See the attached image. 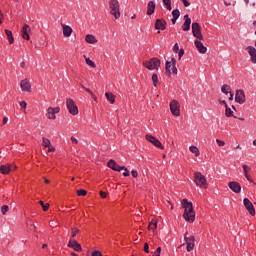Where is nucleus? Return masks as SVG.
I'll use <instances>...</instances> for the list:
<instances>
[{"instance_id":"f257e3e1","label":"nucleus","mask_w":256,"mask_h":256,"mask_svg":"<svg viewBox=\"0 0 256 256\" xmlns=\"http://www.w3.org/2000/svg\"><path fill=\"white\" fill-rule=\"evenodd\" d=\"M182 207H184L183 217L188 223L195 221V210L193 209V202H189L187 198L182 200Z\"/></svg>"},{"instance_id":"f03ea898","label":"nucleus","mask_w":256,"mask_h":256,"mask_svg":"<svg viewBox=\"0 0 256 256\" xmlns=\"http://www.w3.org/2000/svg\"><path fill=\"white\" fill-rule=\"evenodd\" d=\"M108 7L110 15H113L114 19L117 21V19L121 17L119 0H109Z\"/></svg>"},{"instance_id":"7ed1b4c3","label":"nucleus","mask_w":256,"mask_h":256,"mask_svg":"<svg viewBox=\"0 0 256 256\" xmlns=\"http://www.w3.org/2000/svg\"><path fill=\"white\" fill-rule=\"evenodd\" d=\"M194 183L196 187H199L200 189H207V187H209V184H207V178L201 172L194 173Z\"/></svg>"},{"instance_id":"20e7f679","label":"nucleus","mask_w":256,"mask_h":256,"mask_svg":"<svg viewBox=\"0 0 256 256\" xmlns=\"http://www.w3.org/2000/svg\"><path fill=\"white\" fill-rule=\"evenodd\" d=\"M143 67L148 69V71H153L155 69L158 71L159 67H161V60L155 57L151 58L150 60L143 62Z\"/></svg>"},{"instance_id":"39448f33","label":"nucleus","mask_w":256,"mask_h":256,"mask_svg":"<svg viewBox=\"0 0 256 256\" xmlns=\"http://www.w3.org/2000/svg\"><path fill=\"white\" fill-rule=\"evenodd\" d=\"M66 107L70 113V115H79V108L75 104V101L72 98H67L66 100Z\"/></svg>"},{"instance_id":"423d86ee","label":"nucleus","mask_w":256,"mask_h":256,"mask_svg":"<svg viewBox=\"0 0 256 256\" xmlns=\"http://www.w3.org/2000/svg\"><path fill=\"white\" fill-rule=\"evenodd\" d=\"M170 111L174 117H179L181 115V104H179V101L172 100L169 104Z\"/></svg>"},{"instance_id":"0eeeda50","label":"nucleus","mask_w":256,"mask_h":256,"mask_svg":"<svg viewBox=\"0 0 256 256\" xmlns=\"http://www.w3.org/2000/svg\"><path fill=\"white\" fill-rule=\"evenodd\" d=\"M61 108L59 106L57 107H48L46 110V118L50 121H55L57 119V113H60Z\"/></svg>"},{"instance_id":"6e6552de","label":"nucleus","mask_w":256,"mask_h":256,"mask_svg":"<svg viewBox=\"0 0 256 256\" xmlns=\"http://www.w3.org/2000/svg\"><path fill=\"white\" fill-rule=\"evenodd\" d=\"M145 139H146V141H148L149 143L154 145V147H157L158 149H161L162 151H163V149H165V146H163L161 141L159 139H157L155 136L146 134Z\"/></svg>"},{"instance_id":"1a4fd4ad","label":"nucleus","mask_w":256,"mask_h":256,"mask_svg":"<svg viewBox=\"0 0 256 256\" xmlns=\"http://www.w3.org/2000/svg\"><path fill=\"white\" fill-rule=\"evenodd\" d=\"M192 34L193 37H196V39H199V41H203V33L201 32V25L199 23H192Z\"/></svg>"},{"instance_id":"9d476101","label":"nucleus","mask_w":256,"mask_h":256,"mask_svg":"<svg viewBox=\"0 0 256 256\" xmlns=\"http://www.w3.org/2000/svg\"><path fill=\"white\" fill-rule=\"evenodd\" d=\"M184 240L186 242V249L188 253H191L195 249V236L187 237V232L184 234Z\"/></svg>"},{"instance_id":"9b49d317","label":"nucleus","mask_w":256,"mask_h":256,"mask_svg":"<svg viewBox=\"0 0 256 256\" xmlns=\"http://www.w3.org/2000/svg\"><path fill=\"white\" fill-rule=\"evenodd\" d=\"M244 207L247 209V211L250 213L252 217H255V206H253V203L249 198H244L243 200Z\"/></svg>"},{"instance_id":"f8f14e48","label":"nucleus","mask_w":256,"mask_h":256,"mask_svg":"<svg viewBox=\"0 0 256 256\" xmlns=\"http://www.w3.org/2000/svg\"><path fill=\"white\" fill-rule=\"evenodd\" d=\"M20 87L21 90L24 91L25 93H31V82L29 79L25 78L20 81Z\"/></svg>"},{"instance_id":"ddd939ff","label":"nucleus","mask_w":256,"mask_h":256,"mask_svg":"<svg viewBox=\"0 0 256 256\" xmlns=\"http://www.w3.org/2000/svg\"><path fill=\"white\" fill-rule=\"evenodd\" d=\"M235 101H236V103H239V105H243V103H245V91L244 90H242V89L236 90Z\"/></svg>"},{"instance_id":"4468645a","label":"nucleus","mask_w":256,"mask_h":256,"mask_svg":"<svg viewBox=\"0 0 256 256\" xmlns=\"http://www.w3.org/2000/svg\"><path fill=\"white\" fill-rule=\"evenodd\" d=\"M109 169H112V171H118L121 172L123 169H125V166H119L115 160L111 159L107 163Z\"/></svg>"},{"instance_id":"2eb2a0df","label":"nucleus","mask_w":256,"mask_h":256,"mask_svg":"<svg viewBox=\"0 0 256 256\" xmlns=\"http://www.w3.org/2000/svg\"><path fill=\"white\" fill-rule=\"evenodd\" d=\"M194 45L198 50V53H201L202 55H205V53H207V48L205 47V45H203V42H201V40L196 39L194 41Z\"/></svg>"},{"instance_id":"dca6fc26","label":"nucleus","mask_w":256,"mask_h":256,"mask_svg":"<svg viewBox=\"0 0 256 256\" xmlns=\"http://www.w3.org/2000/svg\"><path fill=\"white\" fill-rule=\"evenodd\" d=\"M68 247H70V249H74V251H77V253H81V251H83L81 244H79L77 240H70L68 242Z\"/></svg>"},{"instance_id":"f3484780","label":"nucleus","mask_w":256,"mask_h":256,"mask_svg":"<svg viewBox=\"0 0 256 256\" xmlns=\"http://www.w3.org/2000/svg\"><path fill=\"white\" fill-rule=\"evenodd\" d=\"M228 187L233 193H241V184L237 181H231L228 183Z\"/></svg>"},{"instance_id":"a211bd4d","label":"nucleus","mask_w":256,"mask_h":256,"mask_svg":"<svg viewBox=\"0 0 256 256\" xmlns=\"http://www.w3.org/2000/svg\"><path fill=\"white\" fill-rule=\"evenodd\" d=\"M30 33H31V27L25 24L22 27V38L25 39L26 41H29V39H31V36H29Z\"/></svg>"},{"instance_id":"6ab92c4d","label":"nucleus","mask_w":256,"mask_h":256,"mask_svg":"<svg viewBox=\"0 0 256 256\" xmlns=\"http://www.w3.org/2000/svg\"><path fill=\"white\" fill-rule=\"evenodd\" d=\"M62 27V33L64 37H71L73 34V28L67 24H61Z\"/></svg>"},{"instance_id":"aec40b11","label":"nucleus","mask_w":256,"mask_h":256,"mask_svg":"<svg viewBox=\"0 0 256 256\" xmlns=\"http://www.w3.org/2000/svg\"><path fill=\"white\" fill-rule=\"evenodd\" d=\"M246 49L250 55L251 63H254V65H256V48L253 46H248Z\"/></svg>"},{"instance_id":"412c9836","label":"nucleus","mask_w":256,"mask_h":256,"mask_svg":"<svg viewBox=\"0 0 256 256\" xmlns=\"http://www.w3.org/2000/svg\"><path fill=\"white\" fill-rule=\"evenodd\" d=\"M155 29L165 31V29H167V22L163 19H157L155 22Z\"/></svg>"},{"instance_id":"4be33fe9","label":"nucleus","mask_w":256,"mask_h":256,"mask_svg":"<svg viewBox=\"0 0 256 256\" xmlns=\"http://www.w3.org/2000/svg\"><path fill=\"white\" fill-rule=\"evenodd\" d=\"M242 169L244 171V176L249 181V183H255V180L251 177V174H249V166L247 164L242 165Z\"/></svg>"},{"instance_id":"5701e85b","label":"nucleus","mask_w":256,"mask_h":256,"mask_svg":"<svg viewBox=\"0 0 256 256\" xmlns=\"http://www.w3.org/2000/svg\"><path fill=\"white\" fill-rule=\"evenodd\" d=\"M184 19H185V21L182 25V29L184 31H189L191 29V18L189 17V14H186L184 16Z\"/></svg>"},{"instance_id":"b1692460","label":"nucleus","mask_w":256,"mask_h":256,"mask_svg":"<svg viewBox=\"0 0 256 256\" xmlns=\"http://www.w3.org/2000/svg\"><path fill=\"white\" fill-rule=\"evenodd\" d=\"M85 41L89 45H95V43H98L97 37H95V35H93V34H87L85 36Z\"/></svg>"},{"instance_id":"393cba45","label":"nucleus","mask_w":256,"mask_h":256,"mask_svg":"<svg viewBox=\"0 0 256 256\" xmlns=\"http://www.w3.org/2000/svg\"><path fill=\"white\" fill-rule=\"evenodd\" d=\"M155 7V2L149 1L147 5V15H153V13H155Z\"/></svg>"},{"instance_id":"a878e982","label":"nucleus","mask_w":256,"mask_h":256,"mask_svg":"<svg viewBox=\"0 0 256 256\" xmlns=\"http://www.w3.org/2000/svg\"><path fill=\"white\" fill-rule=\"evenodd\" d=\"M189 151L192 153V155H194V157H199L201 155V151L195 145L190 146Z\"/></svg>"},{"instance_id":"bb28decb","label":"nucleus","mask_w":256,"mask_h":256,"mask_svg":"<svg viewBox=\"0 0 256 256\" xmlns=\"http://www.w3.org/2000/svg\"><path fill=\"white\" fill-rule=\"evenodd\" d=\"M157 225H158L157 219H152L148 225L149 231H153V233H155V231H157Z\"/></svg>"},{"instance_id":"cd10ccee","label":"nucleus","mask_w":256,"mask_h":256,"mask_svg":"<svg viewBox=\"0 0 256 256\" xmlns=\"http://www.w3.org/2000/svg\"><path fill=\"white\" fill-rule=\"evenodd\" d=\"M0 173H2V175H9L11 173V166L1 165L0 166Z\"/></svg>"},{"instance_id":"c85d7f7f","label":"nucleus","mask_w":256,"mask_h":256,"mask_svg":"<svg viewBox=\"0 0 256 256\" xmlns=\"http://www.w3.org/2000/svg\"><path fill=\"white\" fill-rule=\"evenodd\" d=\"M165 69L168 77H171L173 75V64L170 61H166Z\"/></svg>"},{"instance_id":"c756f323","label":"nucleus","mask_w":256,"mask_h":256,"mask_svg":"<svg viewBox=\"0 0 256 256\" xmlns=\"http://www.w3.org/2000/svg\"><path fill=\"white\" fill-rule=\"evenodd\" d=\"M5 33L7 35L8 43H10V45H13V43H15V38L13 37V32H11V30H5Z\"/></svg>"},{"instance_id":"7c9ffc66","label":"nucleus","mask_w":256,"mask_h":256,"mask_svg":"<svg viewBox=\"0 0 256 256\" xmlns=\"http://www.w3.org/2000/svg\"><path fill=\"white\" fill-rule=\"evenodd\" d=\"M84 59H85L86 65H88L89 67H92V69H95L97 67V64H95V62L91 60V58L87 57V55H84Z\"/></svg>"},{"instance_id":"2f4dec72","label":"nucleus","mask_w":256,"mask_h":256,"mask_svg":"<svg viewBox=\"0 0 256 256\" xmlns=\"http://www.w3.org/2000/svg\"><path fill=\"white\" fill-rule=\"evenodd\" d=\"M105 97H106L107 101H109V103H111L112 105H113V103H115V96L113 93L106 92Z\"/></svg>"},{"instance_id":"473e14b6","label":"nucleus","mask_w":256,"mask_h":256,"mask_svg":"<svg viewBox=\"0 0 256 256\" xmlns=\"http://www.w3.org/2000/svg\"><path fill=\"white\" fill-rule=\"evenodd\" d=\"M172 65V73L173 75H177V60L175 58H172L171 61H169Z\"/></svg>"},{"instance_id":"72a5a7b5","label":"nucleus","mask_w":256,"mask_h":256,"mask_svg":"<svg viewBox=\"0 0 256 256\" xmlns=\"http://www.w3.org/2000/svg\"><path fill=\"white\" fill-rule=\"evenodd\" d=\"M221 91L222 93H224L225 95H229V93H231V86L227 85V84H224L222 87H221Z\"/></svg>"},{"instance_id":"f704fd0d","label":"nucleus","mask_w":256,"mask_h":256,"mask_svg":"<svg viewBox=\"0 0 256 256\" xmlns=\"http://www.w3.org/2000/svg\"><path fill=\"white\" fill-rule=\"evenodd\" d=\"M225 115L226 117H235V115L233 114V110H231L229 106L225 107Z\"/></svg>"},{"instance_id":"c9c22d12","label":"nucleus","mask_w":256,"mask_h":256,"mask_svg":"<svg viewBox=\"0 0 256 256\" xmlns=\"http://www.w3.org/2000/svg\"><path fill=\"white\" fill-rule=\"evenodd\" d=\"M51 145V140L49 138L43 137L42 138V146L48 148Z\"/></svg>"},{"instance_id":"e433bc0d","label":"nucleus","mask_w":256,"mask_h":256,"mask_svg":"<svg viewBox=\"0 0 256 256\" xmlns=\"http://www.w3.org/2000/svg\"><path fill=\"white\" fill-rule=\"evenodd\" d=\"M77 233H79V228H77V227L71 228L70 238L73 239L74 237H77Z\"/></svg>"},{"instance_id":"4c0bfd02","label":"nucleus","mask_w":256,"mask_h":256,"mask_svg":"<svg viewBox=\"0 0 256 256\" xmlns=\"http://www.w3.org/2000/svg\"><path fill=\"white\" fill-rule=\"evenodd\" d=\"M152 81L154 87H157V83H159V76H157V73L152 74Z\"/></svg>"},{"instance_id":"58836bf2","label":"nucleus","mask_w":256,"mask_h":256,"mask_svg":"<svg viewBox=\"0 0 256 256\" xmlns=\"http://www.w3.org/2000/svg\"><path fill=\"white\" fill-rule=\"evenodd\" d=\"M163 4L165 5L167 11H171V0H162Z\"/></svg>"},{"instance_id":"ea45409f","label":"nucleus","mask_w":256,"mask_h":256,"mask_svg":"<svg viewBox=\"0 0 256 256\" xmlns=\"http://www.w3.org/2000/svg\"><path fill=\"white\" fill-rule=\"evenodd\" d=\"M172 16L175 18V19H179V17H181V12L179 11V9H175L172 11Z\"/></svg>"},{"instance_id":"a19ab883","label":"nucleus","mask_w":256,"mask_h":256,"mask_svg":"<svg viewBox=\"0 0 256 256\" xmlns=\"http://www.w3.org/2000/svg\"><path fill=\"white\" fill-rule=\"evenodd\" d=\"M39 203H40L43 211H47L49 209V207H50L49 203L45 204V202H43V200H40Z\"/></svg>"},{"instance_id":"79ce46f5","label":"nucleus","mask_w":256,"mask_h":256,"mask_svg":"<svg viewBox=\"0 0 256 256\" xmlns=\"http://www.w3.org/2000/svg\"><path fill=\"white\" fill-rule=\"evenodd\" d=\"M8 211H9V206L3 205V206L1 207V213H2V215H6Z\"/></svg>"},{"instance_id":"37998d69","label":"nucleus","mask_w":256,"mask_h":256,"mask_svg":"<svg viewBox=\"0 0 256 256\" xmlns=\"http://www.w3.org/2000/svg\"><path fill=\"white\" fill-rule=\"evenodd\" d=\"M77 195H78L79 197H85V195H87V191H86V190H83V189L78 190V191H77Z\"/></svg>"},{"instance_id":"c03bdc74","label":"nucleus","mask_w":256,"mask_h":256,"mask_svg":"<svg viewBox=\"0 0 256 256\" xmlns=\"http://www.w3.org/2000/svg\"><path fill=\"white\" fill-rule=\"evenodd\" d=\"M216 143H217L218 147H225V141H223L221 139H216Z\"/></svg>"},{"instance_id":"a18cd8bd","label":"nucleus","mask_w":256,"mask_h":256,"mask_svg":"<svg viewBox=\"0 0 256 256\" xmlns=\"http://www.w3.org/2000/svg\"><path fill=\"white\" fill-rule=\"evenodd\" d=\"M47 149L49 153H55L56 151V148L51 144L47 147Z\"/></svg>"},{"instance_id":"49530a36","label":"nucleus","mask_w":256,"mask_h":256,"mask_svg":"<svg viewBox=\"0 0 256 256\" xmlns=\"http://www.w3.org/2000/svg\"><path fill=\"white\" fill-rule=\"evenodd\" d=\"M123 171H124L123 176L129 177V175H130L129 169H127V167L124 166Z\"/></svg>"},{"instance_id":"de8ad7c7","label":"nucleus","mask_w":256,"mask_h":256,"mask_svg":"<svg viewBox=\"0 0 256 256\" xmlns=\"http://www.w3.org/2000/svg\"><path fill=\"white\" fill-rule=\"evenodd\" d=\"M131 175L134 179H137L139 177V173L137 172V170H132Z\"/></svg>"},{"instance_id":"09e8293b","label":"nucleus","mask_w":256,"mask_h":256,"mask_svg":"<svg viewBox=\"0 0 256 256\" xmlns=\"http://www.w3.org/2000/svg\"><path fill=\"white\" fill-rule=\"evenodd\" d=\"M80 85H81L82 89H85V91H87V93H89L90 95L93 93V90H91V88H87L83 84H80Z\"/></svg>"},{"instance_id":"8fccbe9b","label":"nucleus","mask_w":256,"mask_h":256,"mask_svg":"<svg viewBox=\"0 0 256 256\" xmlns=\"http://www.w3.org/2000/svg\"><path fill=\"white\" fill-rule=\"evenodd\" d=\"M173 51L174 53H179V44L178 43H175L174 46H173Z\"/></svg>"},{"instance_id":"3c124183","label":"nucleus","mask_w":256,"mask_h":256,"mask_svg":"<svg viewBox=\"0 0 256 256\" xmlns=\"http://www.w3.org/2000/svg\"><path fill=\"white\" fill-rule=\"evenodd\" d=\"M183 55H185V50L180 49L179 52H178V57H179L180 60L183 57Z\"/></svg>"},{"instance_id":"603ef678","label":"nucleus","mask_w":256,"mask_h":256,"mask_svg":"<svg viewBox=\"0 0 256 256\" xmlns=\"http://www.w3.org/2000/svg\"><path fill=\"white\" fill-rule=\"evenodd\" d=\"M154 256H161V247H158L154 252Z\"/></svg>"},{"instance_id":"864d4df0","label":"nucleus","mask_w":256,"mask_h":256,"mask_svg":"<svg viewBox=\"0 0 256 256\" xmlns=\"http://www.w3.org/2000/svg\"><path fill=\"white\" fill-rule=\"evenodd\" d=\"M92 256H103V254H101V251L96 250V251L92 252Z\"/></svg>"},{"instance_id":"5fc2aeb1","label":"nucleus","mask_w":256,"mask_h":256,"mask_svg":"<svg viewBox=\"0 0 256 256\" xmlns=\"http://www.w3.org/2000/svg\"><path fill=\"white\" fill-rule=\"evenodd\" d=\"M20 107H21L22 109H27V102L21 101V102H20Z\"/></svg>"},{"instance_id":"6e6d98bb","label":"nucleus","mask_w":256,"mask_h":256,"mask_svg":"<svg viewBox=\"0 0 256 256\" xmlns=\"http://www.w3.org/2000/svg\"><path fill=\"white\" fill-rule=\"evenodd\" d=\"M70 139H71V142H72L74 145H77V143H79V140H77V138H75V136H72Z\"/></svg>"},{"instance_id":"4d7b16f0","label":"nucleus","mask_w":256,"mask_h":256,"mask_svg":"<svg viewBox=\"0 0 256 256\" xmlns=\"http://www.w3.org/2000/svg\"><path fill=\"white\" fill-rule=\"evenodd\" d=\"M181 1L183 3L184 7H189L191 5V3H189V1H187V0H181Z\"/></svg>"},{"instance_id":"13d9d810","label":"nucleus","mask_w":256,"mask_h":256,"mask_svg":"<svg viewBox=\"0 0 256 256\" xmlns=\"http://www.w3.org/2000/svg\"><path fill=\"white\" fill-rule=\"evenodd\" d=\"M7 123H9V118L4 117L3 120H2V125H7Z\"/></svg>"},{"instance_id":"bf43d9fd","label":"nucleus","mask_w":256,"mask_h":256,"mask_svg":"<svg viewBox=\"0 0 256 256\" xmlns=\"http://www.w3.org/2000/svg\"><path fill=\"white\" fill-rule=\"evenodd\" d=\"M144 251H145V253H149V244L148 243L144 244Z\"/></svg>"},{"instance_id":"052dcab7","label":"nucleus","mask_w":256,"mask_h":256,"mask_svg":"<svg viewBox=\"0 0 256 256\" xmlns=\"http://www.w3.org/2000/svg\"><path fill=\"white\" fill-rule=\"evenodd\" d=\"M100 197H102V199H105L107 197V193H105L104 191H100Z\"/></svg>"},{"instance_id":"680f3d73","label":"nucleus","mask_w":256,"mask_h":256,"mask_svg":"<svg viewBox=\"0 0 256 256\" xmlns=\"http://www.w3.org/2000/svg\"><path fill=\"white\" fill-rule=\"evenodd\" d=\"M8 167H10V172L15 171L17 169V166L15 165H8Z\"/></svg>"},{"instance_id":"e2e57ef3","label":"nucleus","mask_w":256,"mask_h":256,"mask_svg":"<svg viewBox=\"0 0 256 256\" xmlns=\"http://www.w3.org/2000/svg\"><path fill=\"white\" fill-rule=\"evenodd\" d=\"M219 103H221V105H224L225 107H227V102L225 100H219Z\"/></svg>"},{"instance_id":"0e129e2a","label":"nucleus","mask_w":256,"mask_h":256,"mask_svg":"<svg viewBox=\"0 0 256 256\" xmlns=\"http://www.w3.org/2000/svg\"><path fill=\"white\" fill-rule=\"evenodd\" d=\"M228 95H229V101H233V97H234V95H233V93H228Z\"/></svg>"},{"instance_id":"69168bd1","label":"nucleus","mask_w":256,"mask_h":256,"mask_svg":"<svg viewBox=\"0 0 256 256\" xmlns=\"http://www.w3.org/2000/svg\"><path fill=\"white\" fill-rule=\"evenodd\" d=\"M177 19H179V18H174V17H173V18L171 19L173 25H175V23H177Z\"/></svg>"},{"instance_id":"338daca9","label":"nucleus","mask_w":256,"mask_h":256,"mask_svg":"<svg viewBox=\"0 0 256 256\" xmlns=\"http://www.w3.org/2000/svg\"><path fill=\"white\" fill-rule=\"evenodd\" d=\"M91 97L93 98L94 101H97V96H95V93H92Z\"/></svg>"},{"instance_id":"774afa93","label":"nucleus","mask_w":256,"mask_h":256,"mask_svg":"<svg viewBox=\"0 0 256 256\" xmlns=\"http://www.w3.org/2000/svg\"><path fill=\"white\" fill-rule=\"evenodd\" d=\"M20 67H21L22 69H25V62H21V63H20Z\"/></svg>"}]
</instances>
